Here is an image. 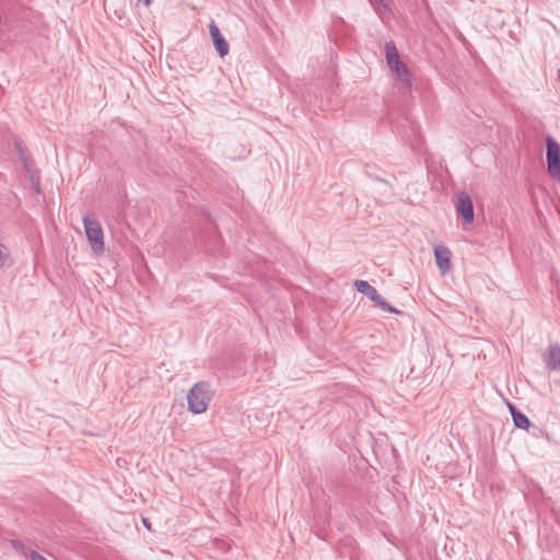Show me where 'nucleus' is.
<instances>
[{
	"mask_svg": "<svg viewBox=\"0 0 560 560\" xmlns=\"http://www.w3.org/2000/svg\"><path fill=\"white\" fill-rule=\"evenodd\" d=\"M456 210L465 223L470 224L474 221L472 201L466 191H460L457 194Z\"/></svg>",
	"mask_w": 560,
	"mask_h": 560,
	"instance_id": "4",
	"label": "nucleus"
},
{
	"mask_svg": "<svg viewBox=\"0 0 560 560\" xmlns=\"http://www.w3.org/2000/svg\"><path fill=\"white\" fill-rule=\"evenodd\" d=\"M545 362L550 370L558 371V369H560V345H551L548 348Z\"/></svg>",
	"mask_w": 560,
	"mask_h": 560,
	"instance_id": "8",
	"label": "nucleus"
},
{
	"mask_svg": "<svg viewBox=\"0 0 560 560\" xmlns=\"http://www.w3.org/2000/svg\"><path fill=\"white\" fill-rule=\"evenodd\" d=\"M511 412L514 425L518 429L527 430L530 427V420L524 413H522L514 405H508Z\"/></svg>",
	"mask_w": 560,
	"mask_h": 560,
	"instance_id": "9",
	"label": "nucleus"
},
{
	"mask_svg": "<svg viewBox=\"0 0 560 560\" xmlns=\"http://www.w3.org/2000/svg\"><path fill=\"white\" fill-rule=\"evenodd\" d=\"M434 257L438 267L443 273L451 268V252L446 246L439 245L434 248Z\"/></svg>",
	"mask_w": 560,
	"mask_h": 560,
	"instance_id": "7",
	"label": "nucleus"
},
{
	"mask_svg": "<svg viewBox=\"0 0 560 560\" xmlns=\"http://www.w3.org/2000/svg\"><path fill=\"white\" fill-rule=\"evenodd\" d=\"M371 301H373L378 307H381L385 312H389V313H394V314L399 313V311L397 308L389 305V303H387L386 300L383 296H381L378 293H377V296L373 298Z\"/></svg>",
	"mask_w": 560,
	"mask_h": 560,
	"instance_id": "12",
	"label": "nucleus"
},
{
	"mask_svg": "<svg viewBox=\"0 0 560 560\" xmlns=\"http://www.w3.org/2000/svg\"><path fill=\"white\" fill-rule=\"evenodd\" d=\"M143 525H144L148 529H150V524H149L148 520L143 518Z\"/></svg>",
	"mask_w": 560,
	"mask_h": 560,
	"instance_id": "16",
	"label": "nucleus"
},
{
	"mask_svg": "<svg viewBox=\"0 0 560 560\" xmlns=\"http://www.w3.org/2000/svg\"><path fill=\"white\" fill-rule=\"evenodd\" d=\"M4 257H5V247L2 244H0V262L3 261Z\"/></svg>",
	"mask_w": 560,
	"mask_h": 560,
	"instance_id": "14",
	"label": "nucleus"
},
{
	"mask_svg": "<svg viewBox=\"0 0 560 560\" xmlns=\"http://www.w3.org/2000/svg\"><path fill=\"white\" fill-rule=\"evenodd\" d=\"M83 225L92 250L97 255L102 254L104 252V233L101 223L97 220L84 217Z\"/></svg>",
	"mask_w": 560,
	"mask_h": 560,
	"instance_id": "2",
	"label": "nucleus"
},
{
	"mask_svg": "<svg viewBox=\"0 0 560 560\" xmlns=\"http://www.w3.org/2000/svg\"><path fill=\"white\" fill-rule=\"evenodd\" d=\"M354 287L358 292L366 295L370 300L377 296V291L374 287H372L368 281L357 280L354 282Z\"/></svg>",
	"mask_w": 560,
	"mask_h": 560,
	"instance_id": "11",
	"label": "nucleus"
},
{
	"mask_svg": "<svg viewBox=\"0 0 560 560\" xmlns=\"http://www.w3.org/2000/svg\"><path fill=\"white\" fill-rule=\"evenodd\" d=\"M546 144L548 172L550 176L560 178V145L552 137L547 138Z\"/></svg>",
	"mask_w": 560,
	"mask_h": 560,
	"instance_id": "3",
	"label": "nucleus"
},
{
	"mask_svg": "<svg viewBox=\"0 0 560 560\" xmlns=\"http://www.w3.org/2000/svg\"><path fill=\"white\" fill-rule=\"evenodd\" d=\"M210 400L209 385L205 382L195 384L187 395L188 408L194 413L205 412Z\"/></svg>",
	"mask_w": 560,
	"mask_h": 560,
	"instance_id": "1",
	"label": "nucleus"
},
{
	"mask_svg": "<svg viewBox=\"0 0 560 560\" xmlns=\"http://www.w3.org/2000/svg\"><path fill=\"white\" fill-rule=\"evenodd\" d=\"M388 68L395 74L402 89L411 90L412 82L410 71L402 61H398L397 65H390Z\"/></svg>",
	"mask_w": 560,
	"mask_h": 560,
	"instance_id": "5",
	"label": "nucleus"
},
{
	"mask_svg": "<svg viewBox=\"0 0 560 560\" xmlns=\"http://www.w3.org/2000/svg\"><path fill=\"white\" fill-rule=\"evenodd\" d=\"M31 559L32 560H47L42 555H39L37 551H32L31 552Z\"/></svg>",
	"mask_w": 560,
	"mask_h": 560,
	"instance_id": "13",
	"label": "nucleus"
},
{
	"mask_svg": "<svg viewBox=\"0 0 560 560\" xmlns=\"http://www.w3.org/2000/svg\"><path fill=\"white\" fill-rule=\"evenodd\" d=\"M558 371H560V369H558Z\"/></svg>",
	"mask_w": 560,
	"mask_h": 560,
	"instance_id": "17",
	"label": "nucleus"
},
{
	"mask_svg": "<svg viewBox=\"0 0 560 560\" xmlns=\"http://www.w3.org/2000/svg\"><path fill=\"white\" fill-rule=\"evenodd\" d=\"M378 4L386 7L387 0H375Z\"/></svg>",
	"mask_w": 560,
	"mask_h": 560,
	"instance_id": "15",
	"label": "nucleus"
},
{
	"mask_svg": "<svg viewBox=\"0 0 560 560\" xmlns=\"http://www.w3.org/2000/svg\"><path fill=\"white\" fill-rule=\"evenodd\" d=\"M209 33L218 54L221 57L226 56L229 54V44L221 34L218 25L213 21L209 25Z\"/></svg>",
	"mask_w": 560,
	"mask_h": 560,
	"instance_id": "6",
	"label": "nucleus"
},
{
	"mask_svg": "<svg viewBox=\"0 0 560 560\" xmlns=\"http://www.w3.org/2000/svg\"><path fill=\"white\" fill-rule=\"evenodd\" d=\"M384 48L387 66L397 65L398 61H401L396 45L393 40L386 42Z\"/></svg>",
	"mask_w": 560,
	"mask_h": 560,
	"instance_id": "10",
	"label": "nucleus"
}]
</instances>
